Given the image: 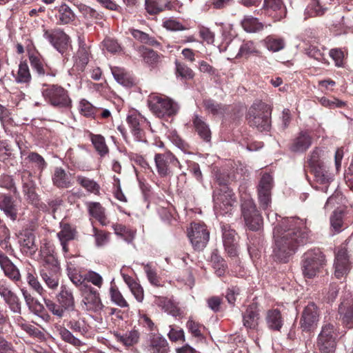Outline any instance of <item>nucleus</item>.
Wrapping results in <instances>:
<instances>
[{"instance_id": "obj_1", "label": "nucleus", "mask_w": 353, "mask_h": 353, "mask_svg": "<svg viewBox=\"0 0 353 353\" xmlns=\"http://www.w3.org/2000/svg\"><path fill=\"white\" fill-rule=\"evenodd\" d=\"M310 232L306 219L296 216L282 219L273 230L274 257L288 263L299 247L310 242Z\"/></svg>"}, {"instance_id": "obj_2", "label": "nucleus", "mask_w": 353, "mask_h": 353, "mask_svg": "<svg viewBox=\"0 0 353 353\" xmlns=\"http://www.w3.org/2000/svg\"><path fill=\"white\" fill-rule=\"evenodd\" d=\"M272 107L261 101H255L249 108L247 120L250 126L260 132L269 131L271 128Z\"/></svg>"}, {"instance_id": "obj_3", "label": "nucleus", "mask_w": 353, "mask_h": 353, "mask_svg": "<svg viewBox=\"0 0 353 353\" xmlns=\"http://www.w3.org/2000/svg\"><path fill=\"white\" fill-rule=\"evenodd\" d=\"M325 263L324 254L319 249L306 252L302 256V272L305 278L315 277Z\"/></svg>"}, {"instance_id": "obj_4", "label": "nucleus", "mask_w": 353, "mask_h": 353, "mask_svg": "<svg viewBox=\"0 0 353 353\" xmlns=\"http://www.w3.org/2000/svg\"><path fill=\"white\" fill-rule=\"evenodd\" d=\"M150 110L158 117H172L179 110L178 104L165 96L150 95L148 99Z\"/></svg>"}, {"instance_id": "obj_5", "label": "nucleus", "mask_w": 353, "mask_h": 353, "mask_svg": "<svg viewBox=\"0 0 353 353\" xmlns=\"http://www.w3.org/2000/svg\"><path fill=\"white\" fill-rule=\"evenodd\" d=\"M213 201L215 211L221 215L230 213L236 202L234 193L228 186L215 188L213 192Z\"/></svg>"}, {"instance_id": "obj_6", "label": "nucleus", "mask_w": 353, "mask_h": 353, "mask_svg": "<svg viewBox=\"0 0 353 353\" xmlns=\"http://www.w3.org/2000/svg\"><path fill=\"white\" fill-rule=\"evenodd\" d=\"M352 248L353 233L345 241V243L338 248L335 254L334 275L339 279L345 276L350 270L348 252H352Z\"/></svg>"}, {"instance_id": "obj_7", "label": "nucleus", "mask_w": 353, "mask_h": 353, "mask_svg": "<svg viewBox=\"0 0 353 353\" xmlns=\"http://www.w3.org/2000/svg\"><path fill=\"white\" fill-rule=\"evenodd\" d=\"M43 89L44 99L52 106L58 108H68L71 106L72 101L68 91L59 85H48Z\"/></svg>"}, {"instance_id": "obj_8", "label": "nucleus", "mask_w": 353, "mask_h": 353, "mask_svg": "<svg viewBox=\"0 0 353 353\" xmlns=\"http://www.w3.org/2000/svg\"><path fill=\"white\" fill-rule=\"evenodd\" d=\"M241 214L246 226L250 230L258 231L263 227V218L252 199L245 197L242 199Z\"/></svg>"}, {"instance_id": "obj_9", "label": "nucleus", "mask_w": 353, "mask_h": 353, "mask_svg": "<svg viewBox=\"0 0 353 353\" xmlns=\"http://www.w3.org/2000/svg\"><path fill=\"white\" fill-rule=\"evenodd\" d=\"M337 336L334 325L325 323L318 336L316 347L322 353H332L336 350Z\"/></svg>"}, {"instance_id": "obj_10", "label": "nucleus", "mask_w": 353, "mask_h": 353, "mask_svg": "<svg viewBox=\"0 0 353 353\" xmlns=\"http://www.w3.org/2000/svg\"><path fill=\"white\" fill-rule=\"evenodd\" d=\"M154 162L157 172L161 177L172 175L174 168H181L179 161L172 153L169 152L156 154Z\"/></svg>"}, {"instance_id": "obj_11", "label": "nucleus", "mask_w": 353, "mask_h": 353, "mask_svg": "<svg viewBox=\"0 0 353 353\" xmlns=\"http://www.w3.org/2000/svg\"><path fill=\"white\" fill-rule=\"evenodd\" d=\"M188 237L195 250H203L210 239V232L203 223H192L188 230Z\"/></svg>"}, {"instance_id": "obj_12", "label": "nucleus", "mask_w": 353, "mask_h": 353, "mask_svg": "<svg viewBox=\"0 0 353 353\" xmlns=\"http://www.w3.org/2000/svg\"><path fill=\"white\" fill-rule=\"evenodd\" d=\"M274 187V179L269 173H263L257 186L258 201L261 208L266 210L272 203V190Z\"/></svg>"}, {"instance_id": "obj_13", "label": "nucleus", "mask_w": 353, "mask_h": 353, "mask_svg": "<svg viewBox=\"0 0 353 353\" xmlns=\"http://www.w3.org/2000/svg\"><path fill=\"white\" fill-rule=\"evenodd\" d=\"M43 37L62 54L70 46V37L59 28L43 30Z\"/></svg>"}, {"instance_id": "obj_14", "label": "nucleus", "mask_w": 353, "mask_h": 353, "mask_svg": "<svg viewBox=\"0 0 353 353\" xmlns=\"http://www.w3.org/2000/svg\"><path fill=\"white\" fill-rule=\"evenodd\" d=\"M320 311L316 305L313 303H309L303 309L299 325L302 331L311 332L313 331L318 325L319 321Z\"/></svg>"}, {"instance_id": "obj_15", "label": "nucleus", "mask_w": 353, "mask_h": 353, "mask_svg": "<svg viewBox=\"0 0 353 353\" xmlns=\"http://www.w3.org/2000/svg\"><path fill=\"white\" fill-rule=\"evenodd\" d=\"M39 256L41 263L42 264L41 269H47L48 270H52L54 272H59L60 264L55 255L53 248L48 244H44L41 246Z\"/></svg>"}, {"instance_id": "obj_16", "label": "nucleus", "mask_w": 353, "mask_h": 353, "mask_svg": "<svg viewBox=\"0 0 353 353\" xmlns=\"http://www.w3.org/2000/svg\"><path fill=\"white\" fill-rule=\"evenodd\" d=\"M221 230L223 243L225 251L230 256H236L238 252V238L235 230L228 224H222Z\"/></svg>"}, {"instance_id": "obj_17", "label": "nucleus", "mask_w": 353, "mask_h": 353, "mask_svg": "<svg viewBox=\"0 0 353 353\" xmlns=\"http://www.w3.org/2000/svg\"><path fill=\"white\" fill-rule=\"evenodd\" d=\"M262 10L275 21L281 20L287 14V9L283 0H264Z\"/></svg>"}, {"instance_id": "obj_18", "label": "nucleus", "mask_w": 353, "mask_h": 353, "mask_svg": "<svg viewBox=\"0 0 353 353\" xmlns=\"http://www.w3.org/2000/svg\"><path fill=\"white\" fill-rule=\"evenodd\" d=\"M147 353H168L170 350L168 341L160 334L150 333L145 345Z\"/></svg>"}, {"instance_id": "obj_19", "label": "nucleus", "mask_w": 353, "mask_h": 353, "mask_svg": "<svg viewBox=\"0 0 353 353\" xmlns=\"http://www.w3.org/2000/svg\"><path fill=\"white\" fill-rule=\"evenodd\" d=\"M340 319L344 326L350 329L353 327V299L350 295L344 299L339 307Z\"/></svg>"}, {"instance_id": "obj_20", "label": "nucleus", "mask_w": 353, "mask_h": 353, "mask_svg": "<svg viewBox=\"0 0 353 353\" xmlns=\"http://www.w3.org/2000/svg\"><path fill=\"white\" fill-rule=\"evenodd\" d=\"M19 243L23 253L29 256H32L36 253L37 246L35 243V236L31 230H25L20 232Z\"/></svg>"}, {"instance_id": "obj_21", "label": "nucleus", "mask_w": 353, "mask_h": 353, "mask_svg": "<svg viewBox=\"0 0 353 353\" xmlns=\"http://www.w3.org/2000/svg\"><path fill=\"white\" fill-rule=\"evenodd\" d=\"M83 303L88 311L99 312L103 305L101 301L99 293L91 286H86Z\"/></svg>"}, {"instance_id": "obj_22", "label": "nucleus", "mask_w": 353, "mask_h": 353, "mask_svg": "<svg viewBox=\"0 0 353 353\" xmlns=\"http://www.w3.org/2000/svg\"><path fill=\"white\" fill-rule=\"evenodd\" d=\"M0 268L4 275L14 282L21 280V276L18 268L8 256L0 250Z\"/></svg>"}, {"instance_id": "obj_23", "label": "nucleus", "mask_w": 353, "mask_h": 353, "mask_svg": "<svg viewBox=\"0 0 353 353\" xmlns=\"http://www.w3.org/2000/svg\"><path fill=\"white\" fill-rule=\"evenodd\" d=\"M0 210L11 221H14L17 220L19 210L16 201L11 195L0 194Z\"/></svg>"}, {"instance_id": "obj_24", "label": "nucleus", "mask_w": 353, "mask_h": 353, "mask_svg": "<svg viewBox=\"0 0 353 353\" xmlns=\"http://www.w3.org/2000/svg\"><path fill=\"white\" fill-rule=\"evenodd\" d=\"M312 138L307 132L301 131L292 140L290 150L296 153L305 152L312 145Z\"/></svg>"}, {"instance_id": "obj_25", "label": "nucleus", "mask_w": 353, "mask_h": 353, "mask_svg": "<svg viewBox=\"0 0 353 353\" xmlns=\"http://www.w3.org/2000/svg\"><path fill=\"white\" fill-rule=\"evenodd\" d=\"M77 234V232L74 227L68 223H61V230L57 233V236L64 253L68 252V242L74 240Z\"/></svg>"}, {"instance_id": "obj_26", "label": "nucleus", "mask_w": 353, "mask_h": 353, "mask_svg": "<svg viewBox=\"0 0 353 353\" xmlns=\"http://www.w3.org/2000/svg\"><path fill=\"white\" fill-rule=\"evenodd\" d=\"M113 334L117 341L126 347L134 346L140 340V333L137 330H131L123 333L114 332Z\"/></svg>"}, {"instance_id": "obj_27", "label": "nucleus", "mask_w": 353, "mask_h": 353, "mask_svg": "<svg viewBox=\"0 0 353 353\" xmlns=\"http://www.w3.org/2000/svg\"><path fill=\"white\" fill-rule=\"evenodd\" d=\"M57 301L65 310L74 311L75 301L72 291L67 286L62 285L60 292L57 295Z\"/></svg>"}, {"instance_id": "obj_28", "label": "nucleus", "mask_w": 353, "mask_h": 353, "mask_svg": "<svg viewBox=\"0 0 353 353\" xmlns=\"http://www.w3.org/2000/svg\"><path fill=\"white\" fill-rule=\"evenodd\" d=\"M192 123L195 132L200 138L206 142L210 141L211 131L209 125L206 123L205 119L198 114H194L192 119Z\"/></svg>"}, {"instance_id": "obj_29", "label": "nucleus", "mask_w": 353, "mask_h": 353, "mask_svg": "<svg viewBox=\"0 0 353 353\" xmlns=\"http://www.w3.org/2000/svg\"><path fill=\"white\" fill-rule=\"evenodd\" d=\"M265 321L268 327L273 331H280L283 325V317L278 309L269 310L267 312Z\"/></svg>"}, {"instance_id": "obj_30", "label": "nucleus", "mask_w": 353, "mask_h": 353, "mask_svg": "<svg viewBox=\"0 0 353 353\" xmlns=\"http://www.w3.org/2000/svg\"><path fill=\"white\" fill-rule=\"evenodd\" d=\"M52 183L58 188H68L72 186L70 176L61 167H56L52 176Z\"/></svg>"}, {"instance_id": "obj_31", "label": "nucleus", "mask_w": 353, "mask_h": 353, "mask_svg": "<svg viewBox=\"0 0 353 353\" xmlns=\"http://www.w3.org/2000/svg\"><path fill=\"white\" fill-rule=\"evenodd\" d=\"M259 319V314L254 305H250L243 314V323L247 329H256Z\"/></svg>"}, {"instance_id": "obj_32", "label": "nucleus", "mask_w": 353, "mask_h": 353, "mask_svg": "<svg viewBox=\"0 0 353 353\" xmlns=\"http://www.w3.org/2000/svg\"><path fill=\"white\" fill-rule=\"evenodd\" d=\"M344 214L345 212L339 208L334 210L331 214L330 222L332 234H339L345 228Z\"/></svg>"}, {"instance_id": "obj_33", "label": "nucleus", "mask_w": 353, "mask_h": 353, "mask_svg": "<svg viewBox=\"0 0 353 353\" xmlns=\"http://www.w3.org/2000/svg\"><path fill=\"white\" fill-rule=\"evenodd\" d=\"M112 74L114 79L121 85L125 87H131L134 84V79L131 74L127 72L123 68L112 67Z\"/></svg>"}, {"instance_id": "obj_34", "label": "nucleus", "mask_w": 353, "mask_h": 353, "mask_svg": "<svg viewBox=\"0 0 353 353\" xmlns=\"http://www.w3.org/2000/svg\"><path fill=\"white\" fill-rule=\"evenodd\" d=\"M66 271L70 280L74 285L77 287H85L86 288L88 285L85 284V274L82 275L79 270L74 265L71 263H68Z\"/></svg>"}, {"instance_id": "obj_35", "label": "nucleus", "mask_w": 353, "mask_h": 353, "mask_svg": "<svg viewBox=\"0 0 353 353\" xmlns=\"http://www.w3.org/2000/svg\"><path fill=\"white\" fill-rule=\"evenodd\" d=\"M90 214L98 220L102 225L109 223L105 214V209L98 202H90L88 205Z\"/></svg>"}, {"instance_id": "obj_36", "label": "nucleus", "mask_w": 353, "mask_h": 353, "mask_svg": "<svg viewBox=\"0 0 353 353\" xmlns=\"http://www.w3.org/2000/svg\"><path fill=\"white\" fill-rule=\"evenodd\" d=\"M89 137L95 150L101 157H104L109 152V148L103 136L89 132Z\"/></svg>"}, {"instance_id": "obj_37", "label": "nucleus", "mask_w": 353, "mask_h": 353, "mask_svg": "<svg viewBox=\"0 0 353 353\" xmlns=\"http://www.w3.org/2000/svg\"><path fill=\"white\" fill-rule=\"evenodd\" d=\"M57 17L58 25H66L75 19V14L68 5L63 3L58 9Z\"/></svg>"}, {"instance_id": "obj_38", "label": "nucleus", "mask_w": 353, "mask_h": 353, "mask_svg": "<svg viewBox=\"0 0 353 353\" xmlns=\"http://www.w3.org/2000/svg\"><path fill=\"white\" fill-rule=\"evenodd\" d=\"M235 179L233 172H230L227 169H219L214 172L215 183L219 186V188H224L228 186L231 181Z\"/></svg>"}, {"instance_id": "obj_39", "label": "nucleus", "mask_w": 353, "mask_h": 353, "mask_svg": "<svg viewBox=\"0 0 353 353\" xmlns=\"http://www.w3.org/2000/svg\"><path fill=\"white\" fill-rule=\"evenodd\" d=\"M203 105L208 113L214 116L223 115L227 109L225 105L217 103L212 99H204Z\"/></svg>"}, {"instance_id": "obj_40", "label": "nucleus", "mask_w": 353, "mask_h": 353, "mask_svg": "<svg viewBox=\"0 0 353 353\" xmlns=\"http://www.w3.org/2000/svg\"><path fill=\"white\" fill-rule=\"evenodd\" d=\"M59 272L52 270L41 269L40 276L49 288L54 290L59 285Z\"/></svg>"}, {"instance_id": "obj_41", "label": "nucleus", "mask_w": 353, "mask_h": 353, "mask_svg": "<svg viewBox=\"0 0 353 353\" xmlns=\"http://www.w3.org/2000/svg\"><path fill=\"white\" fill-rule=\"evenodd\" d=\"M15 81L18 83L29 84L32 77L26 61H21L17 74L14 76Z\"/></svg>"}, {"instance_id": "obj_42", "label": "nucleus", "mask_w": 353, "mask_h": 353, "mask_svg": "<svg viewBox=\"0 0 353 353\" xmlns=\"http://www.w3.org/2000/svg\"><path fill=\"white\" fill-rule=\"evenodd\" d=\"M132 37L142 43L149 45L153 47H159L160 43L157 41L154 37L150 36L148 34L137 29L130 30Z\"/></svg>"}, {"instance_id": "obj_43", "label": "nucleus", "mask_w": 353, "mask_h": 353, "mask_svg": "<svg viewBox=\"0 0 353 353\" xmlns=\"http://www.w3.org/2000/svg\"><path fill=\"white\" fill-rule=\"evenodd\" d=\"M241 26L248 32H259L263 28V23L259 22L258 19L252 16H245L241 21Z\"/></svg>"}, {"instance_id": "obj_44", "label": "nucleus", "mask_w": 353, "mask_h": 353, "mask_svg": "<svg viewBox=\"0 0 353 353\" xmlns=\"http://www.w3.org/2000/svg\"><path fill=\"white\" fill-rule=\"evenodd\" d=\"M10 230L0 219V245L8 252L14 251L12 245L10 243Z\"/></svg>"}, {"instance_id": "obj_45", "label": "nucleus", "mask_w": 353, "mask_h": 353, "mask_svg": "<svg viewBox=\"0 0 353 353\" xmlns=\"http://www.w3.org/2000/svg\"><path fill=\"white\" fill-rule=\"evenodd\" d=\"M77 182L88 192L97 194L99 192L100 186L93 179H90L82 175L76 176Z\"/></svg>"}, {"instance_id": "obj_46", "label": "nucleus", "mask_w": 353, "mask_h": 353, "mask_svg": "<svg viewBox=\"0 0 353 353\" xmlns=\"http://www.w3.org/2000/svg\"><path fill=\"white\" fill-rule=\"evenodd\" d=\"M59 334L61 336V339L74 347H80L83 345L84 343L76 337L68 329L65 327L60 326L58 328Z\"/></svg>"}, {"instance_id": "obj_47", "label": "nucleus", "mask_w": 353, "mask_h": 353, "mask_svg": "<svg viewBox=\"0 0 353 353\" xmlns=\"http://www.w3.org/2000/svg\"><path fill=\"white\" fill-rule=\"evenodd\" d=\"M26 201L38 209H43V204L41 202L39 195L36 192V188H27L22 190Z\"/></svg>"}, {"instance_id": "obj_48", "label": "nucleus", "mask_w": 353, "mask_h": 353, "mask_svg": "<svg viewBox=\"0 0 353 353\" xmlns=\"http://www.w3.org/2000/svg\"><path fill=\"white\" fill-rule=\"evenodd\" d=\"M25 161L27 163L34 164V167L40 172H42L47 166V163L43 157L35 152H28Z\"/></svg>"}, {"instance_id": "obj_49", "label": "nucleus", "mask_w": 353, "mask_h": 353, "mask_svg": "<svg viewBox=\"0 0 353 353\" xmlns=\"http://www.w3.org/2000/svg\"><path fill=\"white\" fill-rule=\"evenodd\" d=\"M326 8L320 5L319 0H312L305 9V14L307 17L305 19L322 16Z\"/></svg>"}, {"instance_id": "obj_50", "label": "nucleus", "mask_w": 353, "mask_h": 353, "mask_svg": "<svg viewBox=\"0 0 353 353\" xmlns=\"http://www.w3.org/2000/svg\"><path fill=\"white\" fill-rule=\"evenodd\" d=\"M15 323L19 327L21 328V330L25 331L31 336L39 337L41 335V332L38 328L30 323H26L21 316H19L17 318H16Z\"/></svg>"}, {"instance_id": "obj_51", "label": "nucleus", "mask_w": 353, "mask_h": 353, "mask_svg": "<svg viewBox=\"0 0 353 353\" xmlns=\"http://www.w3.org/2000/svg\"><path fill=\"white\" fill-rule=\"evenodd\" d=\"M143 121V118L137 113H133L128 116L127 122L132 129V132L137 137L141 134V123Z\"/></svg>"}, {"instance_id": "obj_52", "label": "nucleus", "mask_w": 353, "mask_h": 353, "mask_svg": "<svg viewBox=\"0 0 353 353\" xmlns=\"http://www.w3.org/2000/svg\"><path fill=\"white\" fill-rule=\"evenodd\" d=\"M257 53L258 50L252 41H245L240 46L239 52L237 53L236 58H248L250 55L256 54Z\"/></svg>"}, {"instance_id": "obj_53", "label": "nucleus", "mask_w": 353, "mask_h": 353, "mask_svg": "<svg viewBox=\"0 0 353 353\" xmlns=\"http://www.w3.org/2000/svg\"><path fill=\"white\" fill-rule=\"evenodd\" d=\"M176 75L182 79L189 80L193 79L194 74L193 70L183 63L175 61Z\"/></svg>"}, {"instance_id": "obj_54", "label": "nucleus", "mask_w": 353, "mask_h": 353, "mask_svg": "<svg viewBox=\"0 0 353 353\" xmlns=\"http://www.w3.org/2000/svg\"><path fill=\"white\" fill-rule=\"evenodd\" d=\"M112 228L115 234L123 237L127 242L130 243L134 239L135 232L128 228L125 225L121 224H116L113 225Z\"/></svg>"}, {"instance_id": "obj_55", "label": "nucleus", "mask_w": 353, "mask_h": 353, "mask_svg": "<svg viewBox=\"0 0 353 353\" xmlns=\"http://www.w3.org/2000/svg\"><path fill=\"white\" fill-rule=\"evenodd\" d=\"M66 325L72 331L75 333H79L83 336L88 332L85 321L81 319H79L77 320L71 319Z\"/></svg>"}, {"instance_id": "obj_56", "label": "nucleus", "mask_w": 353, "mask_h": 353, "mask_svg": "<svg viewBox=\"0 0 353 353\" xmlns=\"http://www.w3.org/2000/svg\"><path fill=\"white\" fill-rule=\"evenodd\" d=\"M45 305L47 309L54 316L59 318H63L65 316L67 311L61 304L56 303L50 299H44Z\"/></svg>"}, {"instance_id": "obj_57", "label": "nucleus", "mask_w": 353, "mask_h": 353, "mask_svg": "<svg viewBox=\"0 0 353 353\" xmlns=\"http://www.w3.org/2000/svg\"><path fill=\"white\" fill-rule=\"evenodd\" d=\"M0 186L12 192L14 195L19 194L18 189L16 186L13 177L8 174H2L0 176Z\"/></svg>"}, {"instance_id": "obj_58", "label": "nucleus", "mask_w": 353, "mask_h": 353, "mask_svg": "<svg viewBox=\"0 0 353 353\" xmlns=\"http://www.w3.org/2000/svg\"><path fill=\"white\" fill-rule=\"evenodd\" d=\"M110 294L111 301L117 305L121 307H128V302L123 296L122 294L115 286H111L110 288Z\"/></svg>"}, {"instance_id": "obj_59", "label": "nucleus", "mask_w": 353, "mask_h": 353, "mask_svg": "<svg viewBox=\"0 0 353 353\" xmlns=\"http://www.w3.org/2000/svg\"><path fill=\"white\" fill-rule=\"evenodd\" d=\"M79 48L77 55L82 65H85L89 61L90 48L85 43L79 38Z\"/></svg>"}, {"instance_id": "obj_60", "label": "nucleus", "mask_w": 353, "mask_h": 353, "mask_svg": "<svg viewBox=\"0 0 353 353\" xmlns=\"http://www.w3.org/2000/svg\"><path fill=\"white\" fill-rule=\"evenodd\" d=\"M316 181L321 184H326L331 179L330 174L325 170L321 165L312 168Z\"/></svg>"}, {"instance_id": "obj_61", "label": "nucleus", "mask_w": 353, "mask_h": 353, "mask_svg": "<svg viewBox=\"0 0 353 353\" xmlns=\"http://www.w3.org/2000/svg\"><path fill=\"white\" fill-rule=\"evenodd\" d=\"M265 43L266 48L274 52H278L285 47V43L283 39L280 38H274L272 37H268L265 39Z\"/></svg>"}, {"instance_id": "obj_62", "label": "nucleus", "mask_w": 353, "mask_h": 353, "mask_svg": "<svg viewBox=\"0 0 353 353\" xmlns=\"http://www.w3.org/2000/svg\"><path fill=\"white\" fill-rule=\"evenodd\" d=\"M144 272L146 274L149 282L154 286L159 287L161 285V278L157 275L156 270L149 263L143 264Z\"/></svg>"}, {"instance_id": "obj_63", "label": "nucleus", "mask_w": 353, "mask_h": 353, "mask_svg": "<svg viewBox=\"0 0 353 353\" xmlns=\"http://www.w3.org/2000/svg\"><path fill=\"white\" fill-rule=\"evenodd\" d=\"M22 190L27 188H37L35 181L33 179L32 174L28 170H23L20 173Z\"/></svg>"}, {"instance_id": "obj_64", "label": "nucleus", "mask_w": 353, "mask_h": 353, "mask_svg": "<svg viewBox=\"0 0 353 353\" xmlns=\"http://www.w3.org/2000/svg\"><path fill=\"white\" fill-rule=\"evenodd\" d=\"M0 353H17L12 341L4 336L2 328H0Z\"/></svg>"}]
</instances>
